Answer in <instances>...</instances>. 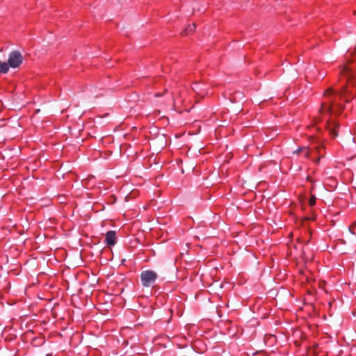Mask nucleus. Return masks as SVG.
Segmentation results:
<instances>
[{
  "label": "nucleus",
  "mask_w": 356,
  "mask_h": 356,
  "mask_svg": "<svg viewBox=\"0 0 356 356\" xmlns=\"http://www.w3.org/2000/svg\"><path fill=\"white\" fill-rule=\"evenodd\" d=\"M160 96H161V95L159 93H156L155 94V97H160Z\"/></svg>",
  "instance_id": "2eb2a0df"
},
{
  "label": "nucleus",
  "mask_w": 356,
  "mask_h": 356,
  "mask_svg": "<svg viewBox=\"0 0 356 356\" xmlns=\"http://www.w3.org/2000/svg\"><path fill=\"white\" fill-rule=\"evenodd\" d=\"M293 154L300 155L305 159H309L310 155V150L308 147H300L296 150H294Z\"/></svg>",
  "instance_id": "423d86ee"
},
{
  "label": "nucleus",
  "mask_w": 356,
  "mask_h": 356,
  "mask_svg": "<svg viewBox=\"0 0 356 356\" xmlns=\"http://www.w3.org/2000/svg\"><path fill=\"white\" fill-rule=\"evenodd\" d=\"M348 230L351 234L356 235V220L349 226Z\"/></svg>",
  "instance_id": "9d476101"
},
{
  "label": "nucleus",
  "mask_w": 356,
  "mask_h": 356,
  "mask_svg": "<svg viewBox=\"0 0 356 356\" xmlns=\"http://www.w3.org/2000/svg\"><path fill=\"white\" fill-rule=\"evenodd\" d=\"M353 92H350L347 87H343L339 94L335 92L332 88H330L323 93L320 113L323 114L325 117L330 113L338 115L340 113L342 106L339 103H337V99H343L345 102H348L350 99L353 98Z\"/></svg>",
  "instance_id": "f257e3e1"
},
{
  "label": "nucleus",
  "mask_w": 356,
  "mask_h": 356,
  "mask_svg": "<svg viewBox=\"0 0 356 356\" xmlns=\"http://www.w3.org/2000/svg\"><path fill=\"white\" fill-rule=\"evenodd\" d=\"M23 61L22 54L17 51H12L8 57V65L13 68L18 67Z\"/></svg>",
  "instance_id": "7ed1b4c3"
},
{
  "label": "nucleus",
  "mask_w": 356,
  "mask_h": 356,
  "mask_svg": "<svg viewBox=\"0 0 356 356\" xmlns=\"http://www.w3.org/2000/svg\"><path fill=\"white\" fill-rule=\"evenodd\" d=\"M323 149V145H321V146H318V147H317V149H316V152H317V153H318V154H321V149Z\"/></svg>",
  "instance_id": "ddd939ff"
},
{
  "label": "nucleus",
  "mask_w": 356,
  "mask_h": 356,
  "mask_svg": "<svg viewBox=\"0 0 356 356\" xmlns=\"http://www.w3.org/2000/svg\"><path fill=\"white\" fill-rule=\"evenodd\" d=\"M9 70V66L7 63L0 61V73H6Z\"/></svg>",
  "instance_id": "1a4fd4ad"
},
{
  "label": "nucleus",
  "mask_w": 356,
  "mask_h": 356,
  "mask_svg": "<svg viewBox=\"0 0 356 356\" xmlns=\"http://www.w3.org/2000/svg\"><path fill=\"white\" fill-rule=\"evenodd\" d=\"M158 278V274L152 270H146L141 272L140 280L144 287H150L154 285Z\"/></svg>",
  "instance_id": "f03ea898"
},
{
  "label": "nucleus",
  "mask_w": 356,
  "mask_h": 356,
  "mask_svg": "<svg viewBox=\"0 0 356 356\" xmlns=\"http://www.w3.org/2000/svg\"><path fill=\"white\" fill-rule=\"evenodd\" d=\"M195 27L196 26L195 24H188V26L181 33V34L184 35L191 34L195 31Z\"/></svg>",
  "instance_id": "6e6552de"
},
{
  "label": "nucleus",
  "mask_w": 356,
  "mask_h": 356,
  "mask_svg": "<svg viewBox=\"0 0 356 356\" xmlns=\"http://www.w3.org/2000/svg\"><path fill=\"white\" fill-rule=\"evenodd\" d=\"M193 89L195 90V91H197L199 90V85L197 83H195L194 85V86L193 87Z\"/></svg>",
  "instance_id": "4468645a"
},
{
  "label": "nucleus",
  "mask_w": 356,
  "mask_h": 356,
  "mask_svg": "<svg viewBox=\"0 0 356 356\" xmlns=\"http://www.w3.org/2000/svg\"><path fill=\"white\" fill-rule=\"evenodd\" d=\"M325 120L326 124L328 127V129H330L332 134L333 135V137H336L338 134L337 132L335 131V128L337 127V123L336 122L329 123L328 122L329 119L326 118H325Z\"/></svg>",
  "instance_id": "0eeeda50"
},
{
  "label": "nucleus",
  "mask_w": 356,
  "mask_h": 356,
  "mask_svg": "<svg viewBox=\"0 0 356 356\" xmlns=\"http://www.w3.org/2000/svg\"><path fill=\"white\" fill-rule=\"evenodd\" d=\"M302 280L305 279L306 282L308 283H311L312 281H314V278L311 276L309 277V275H307L306 273H302Z\"/></svg>",
  "instance_id": "9b49d317"
},
{
  "label": "nucleus",
  "mask_w": 356,
  "mask_h": 356,
  "mask_svg": "<svg viewBox=\"0 0 356 356\" xmlns=\"http://www.w3.org/2000/svg\"><path fill=\"white\" fill-rule=\"evenodd\" d=\"M320 158H321V157L319 156V157H318V159L315 161L316 163H318L319 162V161H320Z\"/></svg>",
  "instance_id": "dca6fc26"
},
{
  "label": "nucleus",
  "mask_w": 356,
  "mask_h": 356,
  "mask_svg": "<svg viewBox=\"0 0 356 356\" xmlns=\"http://www.w3.org/2000/svg\"><path fill=\"white\" fill-rule=\"evenodd\" d=\"M316 204V197L314 196H312L309 200V204L311 206V207H313L314 205H315Z\"/></svg>",
  "instance_id": "f8f14e48"
},
{
  "label": "nucleus",
  "mask_w": 356,
  "mask_h": 356,
  "mask_svg": "<svg viewBox=\"0 0 356 356\" xmlns=\"http://www.w3.org/2000/svg\"><path fill=\"white\" fill-rule=\"evenodd\" d=\"M105 243L109 246H113L115 244L116 233L115 231L111 230L106 232L105 236Z\"/></svg>",
  "instance_id": "39448f33"
},
{
  "label": "nucleus",
  "mask_w": 356,
  "mask_h": 356,
  "mask_svg": "<svg viewBox=\"0 0 356 356\" xmlns=\"http://www.w3.org/2000/svg\"><path fill=\"white\" fill-rule=\"evenodd\" d=\"M353 67H349L346 64L343 65L340 67L339 73L340 76L344 77L347 81H350L354 77Z\"/></svg>",
  "instance_id": "20e7f679"
}]
</instances>
